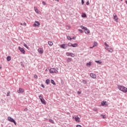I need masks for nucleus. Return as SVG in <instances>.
Masks as SVG:
<instances>
[{
	"label": "nucleus",
	"mask_w": 127,
	"mask_h": 127,
	"mask_svg": "<svg viewBox=\"0 0 127 127\" xmlns=\"http://www.w3.org/2000/svg\"><path fill=\"white\" fill-rule=\"evenodd\" d=\"M39 98L40 100H42L43 99V97H42L41 95H39Z\"/></svg>",
	"instance_id": "2f4dec72"
},
{
	"label": "nucleus",
	"mask_w": 127,
	"mask_h": 127,
	"mask_svg": "<svg viewBox=\"0 0 127 127\" xmlns=\"http://www.w3.org/2000/svg\"><path fill=\"white\" fill-rule=\"evenodd\" d=\"M101 105L102 106H104L105 105V106H106V107H108V103H107L106 101H102L101 102Z\"/></svg>",
	"instance_id": "f8f14e48"
},
{
	"label": "nucleus",
	"mask_w": 127,
	"mask_h": 127,
	"mask_svg": "<svg viewBox=\"0 0 127 127\" xmlns=\"http://www.w3.org/2000/svg\"><path fill=\"white\" fill-rule=\"evenodd\" d=\"M97 111H98V109H97V108H95V111L97 112Z\"/></svg>",
	"instance_id": "49530a36"
},
{
	"label": "nucleus",
	"mask_w": 127,
	"mask_h": 127,
	"mask_svg": "<svg viewBox=\"0 0 127 127\" xmlns=\"http://www.w3.org/2000/svg\"><path fill=\"white\" fill-rule=\"evenodd\" d=\"M80 28H82V29H84V30H85V29H87V27H84V26H83V25L81 26H80Z\"/></svg>",
	"instance_id": "5701e85b"
},
{
	"label": "nucleus",
	"mask_w": 127,
	"mask_h": 127,
	"mask_svg": "<svg viewBox=\"0 0 127 127\" xmlns=\"http://www.w3.org/2000/svg\"><path fill=\"white\" fill-rule=\"evenodd\" d=\"M24 92V90L22 88H19V90L17 91L18 93H23Z\"/></svg>",
	"instance_id": "4468645a"
},
{
	"label": "nucleus",
	"mask_w": 127,
	"mask_h": 127,
	"mask_svg": "<svg viewBox=\"0 0 127 127\" xmlns=\"http://www.w3.org/2000/svg\"><path fill=\"white\" fill-rule=\"evenodd\" d=\"M24 47H26V48H27V49H28L29 47H28V46H27V45L24 44Z\"/></svg>",
	"instance_id": "f704fd0d"
},
{
	"label": "nucleus",
	"mask_w": 127,
	"mask_h": 127,
	"mask_svg": "<svg viewBox=\"0 0 127 127\" xmlns=\"http://www.w3.org/2000/svg\"><path fill=\"white\" fill-rule=\"evenodd\" d=\"M82 4H84V0H81Z\"/></svg>",
	"instance_id": "58836bf2"
},
{
	"label": "nucleus",
	"mask_w": 127,
	"mask_h": 127,
	"mask_svg": "<svg viewBox=\"0 0 127 127\" xmlns=\"http://www.w3.org/2000/svg\"><path fill=\"white\" fill-rule=\"evenodd\" d=\"M49 122L50 123H52V124H54V121H53V120L50 119L49 120Z\"/></svg>",
	"instance_id": "473e14b6"
},
{
	"label": "nucleus",
	"mask_w": 127,
	"mask_h": 127,
	"mask_svg": "<svg viewBox=\"0 0 127 127\" xmlns=\"http://www.w3.org/2000/svg\"><path fill=\"white\" fill-rule=\"evenodd\" d=\"M57 1H59V0H57Z\"/></svg>",
	"instance_id": "603ef678"
},
{
	"label": "nucleus",
	"mask_w": 127,
	"mask_h": 127,
	"mask_svg": "<svg viewBox=\"0 0 127 127\" xmlns=\"http://www.w3.org/2000/svg\"><path fill=\"white\" fill-rule=\"evenodd\" d=\"M118 89L123 93H127V88L122 85H118Z\"/></svg>",
	"instance_id": "f257e3e1"
},
{
	"label": "nucleus",
	"mask_w": 127,
	"mask_h": 127,
	"mask_svg": "<svg viewBox=\"0 0 127 127\" xmlns=\"http://www.w3.org/2000/svg\"><path fill=\"white\" fill-rule=\"evenodd\" d=\"M78 31H80V33H84V31L81 29H78Z\"/></svg>",
	"instance_id": "72a5a7b5"
},
{
	"label": "nucleus",
	"mask_w": 127,
	"mask_h": 127,
	"mask_svg": "<svg viewBox=\"0 0 127 127\" xmlns=\"http://www.w3.org/2000/svg\"><path fill=\"white\" fill-rule=\"evenodd\" d=\"M82 17H87V15L85 13H83L81 15Z\"/></svg>",
	"instance_id": "412c9836"
},
{
	"label": "nucleus",
	"mask_w": 127,
	"mask_h": 127,
	"mask_svg": "<svg viewBox=\"0 0 127 127\" xmlns=\"http://www.w3.org/2000/svg\"><path fill=\"white\" fill-rule=\"evenodd\" d=\"M48 44L50 46H52V45H53V43L52 41H49L48 42Z\"/></svg>",
	"instance_id": "aec40b11"
},
{
	"label": "nucleus",
	"mask_w": 127,
	"mask_h": 127,
	"mask_svg": "<svg viewBox=\"0 0 127 127\" xmlns=\"http://www.w3.org/2000/svg\"><path fill=\"white\" fill-rule=\"evenodd\" d=\"M34 9H35V12H36V13H38V9H37V7H34Z\"/></svg>",
	"instance_id": "6ab92c4d"
},
{
	"label": "nucleus",
	"mask_w": 127,
	"mask_h": 127,
	"mask_svg": "<svg viewBox=\"0 0 127 127\" xmlns=\"http://www.w3.org/2000/svg\"><path fill=\"white\" fill-rule=\"evenodd\" d=\"M91 65H92L91 62H89V63L86 64V66H87V67H90V66H91Z\"/></svg>",
	"instance_id": "dca6fc26"
},
{
	"label": "nucleus",
	"mask_w": 127,
	"mask_h": 127,
	"mask_svg": "<svg viewBox=\"0 0 127 127\" xmlns=\"http://www.w3.org/2000/svg\"><path fill=\"white\" fill-rule=\"evenodd\" d=\"M90 48H93V47H90Z\"/></svg>",
	"instance_id": "6e6d98bb"
},
{
	"label": "nucleus",
	"mask_w": 127,
	"mask_h": 127,
	"mask_svg": "<svg viewBox=\"0 0 127 127\" xmlns=\"http://www.w3.org/2000/svg\"><path fill=\"white\" fill-rule=\"evenodd\" d=\"M42 87H43V88H44V86L43 84H42Z\"/></svg>",
	"instance_id": "09e8293b"
},
{
	"label": "nucleus",
	"mask_w": 127,
	"mask_h": 127,
	"mask_svg": "<svg viewBox=\"0 0 127 127\" xmlns=\"http://www.w3.org/2000/svg\"><path fill=\"white\" fill-rule=\"evenodd\" d=\"M70 54H71V53H66V55L67 56H70Z\"/></svg>",
	"instance_id": "c9c22d12"
},
{
	"label": "nucleus",
	"mask_w": 127,
	"mask_h": 127,
	"mask_svg": "<svg viewBox=\"0 0 127 127\" xmlns=\"http://www.w3.org/2000/svg\"><path fill=\"white\" fill-rule=\"evenodd\" d=\"M72 39H76V37H73L72 38Z\"/></svg>",
	"instance_id": "a18cd8bd"
},
{
	"label": "nucleus",
	"mask_w": 127,
	"mask_h": 127,
	"mask_svg": "<svg viewBox=\"0 0 127 127\" xmlns=\"http://www.w3.org/2000/svg\"><path fill=\"white\" fill-rule=\"evenodd\" d=\"M104 44H105V46H106L107 47H109V46H108V44H107V43L105 42L104 43Z\"/></svg>",
	"instance_id": "4c0bfd02"
},
{
	"label": "nucleus",
	"mask_w": 127,
	"mask_h": 127,
	"mask_svg": "<svg viewBox=\"0 0 127 127\" xmlns=\"http://www.w3.org/2000/svg\"><path fill=\"white\" fill-rule=\"evenodd\" d=\"M50 73H55L56 74H57L58 73V71L57 70H56V69L54 68H52L50 69L49 70Z\"/></svg>",
	"instance_id": "7ed1b4c3"
},
{
	"label": "nucleus",
	"mask_w": 127,
	"mask_h": 127,
	"mask_svg": "<svg viewBox=\"0 0 127 127\" xmlns=\"http://www.w3.org/2000/svg\"><path fill=\"white\" fill-rule=\"evenodd\" d=\"M121 0V1H123V0Z\"/></svg>",
	"instance_id": "5fc2aeb1"
},
{
	"label": "nucleus",
	"mask_w": 127,
	"mask_h": 127,
	"mask_svg": "<svg viewBox=\"0 0 127 127\" xmlns=\"http://www.w3.org/2000/svg\"><path fill=\"white\" fill-rule=\"evenodd\" d=\"M38 52L40 53V54H42L44 51H43V49L42 48H39L38 49Z\"/></svg>",
	"instance_id": "1a4fd4ad"
},
{
	"label": "nucleus",
	"mask_w": 127,
	"mask_h": 127,
	"mask_svg": "<svg viewBox=\"0 0 127 127\" xmlns=\"http://www.w3.org/2000/svg\"><path fill=\"white\" fill-rule=\"evenodd\" d=\"M8 121H9V122H10L11 123H13L14 124V125H15V126H16V122H15V121H14V120H13V119H12L11 117H8Z\"/></svg>",
	"instance_id": "20e7f679"
},
{
	"label": "nucleus",
	"mask_w": 127,
	"mask_h": 127,
	"mask_svg": "<svg viewBox=\"0 0 127 127\" xmlns=\"http://www.w3.org/2000/svg\"><path fill=\"white\" fill-rule=\"evenodd\" d=\"M7 61H10L11 60V57L10 56H8L6 58Z\"/></svg>",
	"instance_id": "a211bd4d"
},
{
	"label": "nucleus",
	"mask_w": 127,
	"mask_h": 127,
	"mask_svg": "<svg viewBox=\"0 0 127 127\" xmlns=\"http://www.w3.org/2000/svg\"><path fill=\"white\" fill-rule=\"evenodd\" d=\"M25 111H27V109L26 108V109H25Z\"/></svg>",
	"instance_id": "3c124183"
},
{
	"label": "nucleus",
	"mask_w": 127,
	"mask_h": 127,
	"mask_svg": "<svg viewBox=\"0 0 127 127\" xmlns=\"http://www.w3.org/2000/svg\"><path fill=\"white\" fill-rule=\"evenodd\" d=\"M39 25H40V23L37 21H36L34 24L33 25V26H34V27H36L37 26H39Z\"/></svg>",
	"instance_id": "423d86ee"
},
{
	"label": "nucleus",
	"mask_w": 127,
	"mask_h": 127,
	"mask_svg": "<svg viewBox=\"0 0 127 127\" xmlns=\"http://www.w3.org/2000/svg\"><path fill=\"white\" fill-rule=\"evenodd\" d=\"M70 56H71V57H75V54H74L73 53H70Z\"/></svg>",
	"instance_id": "bb28decb"
},
{
	"label": "nucleus",
	"mask_w": 127,
	"mask_h": 127,
	"mask_svg": "<svg viewBox=\"0 0 127 127\" xmlns=\"http://www.w3.org/2000/svg\"><path fill=\"white\" fill-rule=\"evenodd\" d=\"M18 49L20 51V52L23 53V54H25V51L24 50V49H23V48H21L20 47H19Z\"/></svg>",
	"instance_id": "0eeeda50"
},
{
	"label": "nucleus",
	"mask_w": 127,
	"mask_h": 127,
	"mask_svg": "<svg viewBox=\"0 0 127 127\" xmlns=\"http://www.w3.org/2000/svg\"><path fill=\"white\" fill-rule=\"evenodd\" d=\"M46 71H47V69H46Z\"/></svg>",
	"instance_id": "864d4df0"
},
{
	"label": "nucleus",
	"mask_w": 127,
	"mask_h": 127,
	"mask_svg": "<svg viewBox=\"0 0 127 127\" xmlns=\"http://www.w3.org/2000/svg\"><path fill=\"white\" fill-rule=\"evenodd\" d=\"M23 25H25V26H26V23L24 22V23L23 24Z\"/></svg>",
	"instance_id": "ea45409f"
},
{
	"label": "nucleus",
	"mask_w": 127,
	"mask_h": 127,
	"mask_svg": "<svg viewBox=\"0 0 127 127\" xmlns=\"http://www.w3.org/2000/svg\"><path fill=\"white\" fill-rule=\"evenodd\" d=\"M77 94H78V95H80V94H81V92L78 91V92H77Z\"/></svg>",
	"instance_id": "37998d69"
},
{
	"label": "nucleus",
	"mask_w": 127,
	"mask_h": 127,
	"mask_svg": "<svg viewBox=\"0 0 127 127\" xmlns=\"http://www.w3.org/2000/svg\"><path fill=\"white\" fill-rule=\"evenodd\" d=\"M9 96V92H8L7 94V96Z\"/></svg>",
	"instance_id": "c03bdc74"
},
{
	"label": "nucleus",
	"mask_w": 127,
	"mask_h": 127,
	"mask_svg": "<svg viewBox=\"0 0 127 127\" xmlns=\"http://www.w3.org/2000/svg\"><path fill=\"white\" fill-rule=\"evenodd\" d=\"M101 117H102L103 119H106V118H107V116H106V115H101Z\"/></svg>",
	"instance_id": "c756f323"
},
{
	"label": "nucleus",
	"mask_w": 127,
	"mask_h": 127,
	"mask_svg": "<svg viewBox=\"0 0 127 127\" xmlns=\"http://www.w3.org/2000/svg\"><path fill=\"white\" fill-rule=\"evenodd\" d=\"M20 24H21V25H23V24H22V23H21Z\"/></svg>",
	"instance_id": "8fccbe9b"
},
{
	"label": "nucleus",
	"mask_w": 127,
	"mask_h": 127,
	"mask_svg": "<svg viewBox=\"0 0 127 127\" xmlns=\"http://www.w3.org/2000/svg\"><path fill=\"white\" fill-rule=\"evenodd\" d=\"M97 42H94V45H93V47H95V46H97Z\"/></svg>",
	"instance_id": "7c9ffc66"
},
{
	"label": "nucleus",
	"mask_w": 127,
	"mask_h": 127,
	"mask_svg": "<svg viewBox=\"0 0 127 127\" xmlns=\"http://www.w3.org/2000/svg\"><path fill=\"white\" fill-rule=\"evenodd\" d=\"M51 83H52V84H53V85H56V83H55V82H54V80H51Z\"/></svg>",
	"instance_id": "cd10ccee"
},
{
	"label": "nucleus",
	"mask_w": 127,
	"mask_h": 127,
	"mask_svg": "<svg viewBox=\"0 0 127 127\" xmlns=\"http://www.w3.org/2000/svg\"><path fill=\"white\" fill-rule=\"evenodd\" d=\"M105 49H106V50H108L109 52H113V49H112L111 48H105Z\"/></svg>",
	"instance_id": "ddd939ff"
},
{
	"label": "nucleus",
	"mask_w": 127,
	"mask_h": 127,
	"mask_svg": "<svg viewBox=\"0 0 127 127\" xmlns=\"http://www.w3.org/2000/svg\"><path fill=\"white\" fill-rule=\"evenodd\" d=\"M86 4H87V5H89V1H87L86 2Z\"/></svg>",
	"instance_id": "a19ab883"
},
{
	"label": "nucleus",
	"mask_w": 127,
	"mask_h": 127,
	"mask_svg": "<svg viewBox=\"0 0 127 127\" xmlns=\"http://www.w3.org/2000/svg\"><path fill=\"white\" fill-rule=\"evenodd\" d=\"M95 62L98 64H102V61H95Z\"/></svg>",
	"instance_id": "b1692460"
},
{
	"label": "nucleus",
	"mask_w": 127,
	"mask_h": 127,
	"mask_svg": "<svg viewBox=\"0 0 127 127\" xmlns=\"http://www.w3.org/2000/svg\"><path fill=\"white\" fill-rule=\"evenodd\" d=\"M83 83H85V82H86V81L83 80Z\"/></svg>",
	"instance_id": "de8ad7c7"
},
{
	"label": "nucleus",
	"mask_w": 127,
	"mask_h": 127,
	"mask_svg": "<svg viewBox=\"0 0 127 127\" xmlns=\"http://www.w3.org/2000/svg\"><path fill=\"white\" fill-rule=\"evenodd\" d=\"M42 3L44 5H46V3L44 1L42 2Z\"/></svg>",
	"instance_id": "e433bc0d"
},
{
	"label": "nucleus",
	"mask_w": 127,
	"mask_h": 127,
	"mask_svg": "<svg viewBox=\"0 0 127 127\" xmlns=\"http://www.w3.org/2000/svg\"><path fill=\"white\" fill-rule=\"evenodd\" d=\"M61 48H63V49H66V47H68L67 44H63L60 45Z\"/></svg>",
	"instance_id": "6e6552de"
},
{
	"label": "nucleus",
	"mask_w": 127,
	"mask_h": 127,
	"mask_svg": "<svg viewBox=\"0 0 127 127\" xmlns=\"http://www.w3.org/2000/svg\"><path fill=\"white\" fill-rule=\"evenodd\" d=\"M72 119H74L75 122H76L77 123H80V119H81V116H77L75 117H73Z\"/></svg>",
	"instance_id": "f03ea898"
},
{
	"label": "nucleus",
	"mask_w": 127,
	"mask_h": 127,
	"mask_svg": "<svg viewBox=\"0 0 127 127\" xmlns=\"http://www.w3.org/2000/svg\"><path fill=\"white\" fill-rule=\"evenodd\" d=\"M90 76L91 77V78H93V79H96V74L93 73H90Z\"/></svg>",
	"instance_id": "9d476101"
},
{
	"label": "nucleus",
	"mask_w": 127,
	"mask_h": 127,
	"mask_svg": "<svg viewBox=\"0 0 127 127\" xmlns=\"http://www.w3.org/2000/svg\"><path fill=\"white\" fill-rule=\"evenodd\" d=\"M113 17L115 21H116L117 22H119V18L118 17V16L117 15V14H116V13H114L113 14Z\"/></svg>",
	"instance_id": "39448f33"
},
{
	"label": "nucleus",
	"mask_w": 127,
	"mask_h": 127,
	"mask_svg": "<svg viewBox=\"0 0 127 127\" xmlns=\"http://www.w3.org/2000/svg\"><path fill=\"white\" fill-rule=\"evenodd\" d=\"M67 39H68V40H72V38L71 37H69V36H67Z\"/></svg>",
	"instance_id": "c85d7f7f"
},
{
	"label": "nucleus",
	"mask_w": 127,
	"mask_h": 127,
	"mask_svg": "<svg viewBox=\"0 0 127 127\" xmlns=\"http://www.w3.org/2000/svg\"><path fill=\"white\" fill-rule=\"evenodd\" d=\"M77 46H78V44L77 43H74L73 44H72V47H77Z\"/></svg>",
	"instance_id": "4be33fe9"
},
{
	"label": "nucleus",
	"mask_w": 127,
	"mask_h": 127,
	"mask_svg": "<svg viewBox=\"0 0 127 127\" xmlns=\"http://www.w3.org/2000/svg\"><path fill=\"white\" fill-rule=\"evenodd\" d=\"M40 101H41L42 104H43V105H46V101H45L44 98L41 99Z\"/></svg>",
	"instance_id": "9b49d317"
},
{
	"label": "nucleus",
	"mask_w": 127,
	"mask_h": 127,
	"mask_svg": "<svg viewBox=\"0 0 127 127\" xmlns=\"http://www.w3.org/2000/svg\"><path fill=\"white\" fill-rule=\"evenodd\" d=\"M71 61H72V58H68L66 60V62H67V63H69V62H71Z\"/></svg>",
	"instance_id": "f3484780"
},
{
	"label": "nucleus",
	"mask_w": 127,
	"mask_h": 127,
	"mask_svg": "<svg viewBox=\"0 0 127 127\" xmlns=\"http://www.w3.org/2000/svg\"><path fill=\"white\" fill-rule=\"evenodd\" d=\"M34 78H36V79H37V75H35Z\"/></svg>",
	"instance_id": "79ce46f5"
},
{
	"label": "nucleus",
	"mask_w": 127,
	"mask_h": 127,
	"mask_svg": "<svg viewBox=\"0 0 127 127\" xmlns=\"http://www.w3.org/2000/svg\"><path fill=\"white\" fill-rule=\"evenodd\" d=\"M46 84H47L48 85V84H49V83H50V80H49V79H47L46 80Z\"/></svg>",
	"instance_id": "393cba45"
},
{
	"label": "nucleus",
	"mask_w": 127,
	"mask_h": 127,
	"mask_svg": "<svg viewBox=\"0 0 127 127\" xmlns=\"http://www.w3.org/2000/svg\"><path fill=\"white\" fill-rule=\"evenodd\" d=\"M84 32H85L86 34H89V33H90V30H88L86 28V29L84 30Z\"/></svg>",
	"instance_id": "2eb2a0df"
},
{
	"label": "nucleus",
	"mask_w": 127,
	"mask_h": 127,
	"mask_svg": "<svg viewBox=\"0 0 127 127\" xmlns=\"http://www.w3.org/2000/svg\"><path fill=\"white\" fill-rule=\"evenodd\" d=\"M72 43H68V46H69V47H71V46H72Z\"/></svg>",
	"instance_id": "a878e982"
}]
</instances>
